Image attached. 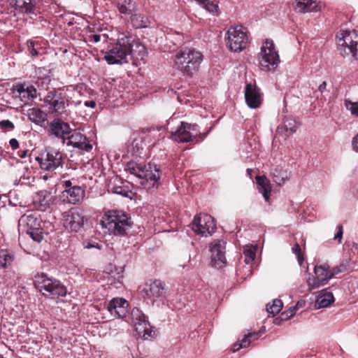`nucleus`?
<instances>
[{"instance_id":"obj_62","label":"nucleus","mask_w":358,"mask_h":358,"mask_svg":"<svg viewBox=\"0 0 358 358\" xmlns=\"http://www.w3.org/2000/svg\"><path fill=\"white\" fill-rule=\"evenodd\" d=\"M0 358H4V357L3 356V355L0 354Z\"/></svg>"},{"instance_id":"obj_17","label":"nucleus","mask_w":358,"mask_h":358,"mask_svg":"<svg viewBox=\"0 0 358 358\" xmlns=\"http://www.w3.org/2000/svg\"><path fill=\"white\" fill-rule=\"evenodd\" d=\"M64 143L67 146H72L82 152H89L93 148L88 138L79 131H73L69 134Z\"/></svg>"},{"instance_id":"obj_8","label":"nucleus","mask_w":358,"mask_h":358,"mask_svg":"<svg viewBox=\"0 0 358 358\" xmlns=\"http://www.w3.org/2000/svg\"><path fill=\"white\" fill-rule=\"evenodd\" d=\"M259 65L262 71H273L280 63V57L272 41L266 39L258 54Z\"/></svg>"},{"instance_id":"obj_12","label":"nucleus","mask_w":358,"mask_h":358,"mask_svg":"<svg viewBox=\"0 0 358 358\" xmlns=\"http://www.w3.org/2000/svg\"><path fill=\"white\" fill-rule=\"evenodd\" d=\"M63 225L71 232H78L84 227L87 218L83 212L77 208H72L62 213Z\"/></svg>"},{"instance_id":"obj_9","label":"nucleus","mask_w":358,"mask_h":358,"mask_svg":"<svg viewBox=\"0 0 358 358\" xmlns=\"http://www.w3.org/2000/svg\"><path fill=\"white\" fill-rule=\"evenodd\" d=\"M337 48L343 57L351 56L357 59L358 34L355 30L343 31L337 34Z\"/></svg>"},{"instance_id":"obj_25","label":"nucleus","mask_w":358,"mask_h":358,"mask_svg":"<svg viewBox=\"0 0 358 358\" xmlns=\"http://www.w3.org/2000/svg\"><path fill=\"white\" fill-rule=\"evenodd\" d=\"M294 9L296 12L307 13L317 12L320 8L315 0H298L294 5Z\"/></svg>"},{"instance_id":"obj_2","label":"nucleus","mask_w":358,"mask_h":358,"mask_svg":"<svg viewBox=\"0 0 358 358\" xmlns=\"http://www.w3.org/2000/svg\"><path fill=\"white\" fill-rule=\"evenodd\" d=\"M203 59V54L194 48L183 47L176 50L173 66L185 76L192 78L200 69Z\"/></svg>"},{"instance_id":"obj_11","label":"nucleus","mask_w":358,"mask_h":358,"mask_svg":"<svg viewBox=\"0 0 358 358\" xmlns=\"http://www.w3.org/2000/svg\"><path fill=\"white\" fill-rule=\"evenodd\" d=\"M227 34V45L231 51L241 52L248 46L249 38L246 31L241 27H230Z\"/></svg>"},{"instance_id":"obj_48","label":"nucleus","mask_w":358,"mask_h":358,"mask_svg":"<svg viewBox=\"0 0 358 358\" xmlns=\"http://www.w3.org/2000/svg\"><path fill=\"white\" fill-rule=\"evenodd\" d=\"M337 229H338V231H337L336 234L334 236V239L338 240L339 243H341L342 237H343V226L341 224H339L337 227Z\"/></svg>"},{"instance_id":"obj_43","label":"nucleus","mask_w":358,"mask_h":358,"mask_svg":"<svg viewBox=\"0 0 358 358\" xmlns=\"http://www.w3.org/2000/svg\"><path fill=\"white\" fill-rule=\"evenodd\" d=\"M14 128V124L9 120H3L0 121L1 129L13 130Z\"/></svg>"},{"instance_id":"obj_61","label":"nucleus","mask_w":358,"mask_h":358,"mask_svg":"<svg viewBox=\"0 0 358 358\" xmlns=\"http://www.w3.org/2000/svg\"><path fill=\"white\" fill-rule=\"evenodd\" d=\"M252 171V170L251 169H247V173H248V175L251 176V172Z\"/></svg>"},{"instance_id":"obj_15","label":"nucleus","mask_w":358,"mask_h":358,"mask_svg":"<svg viewBox=\"0 0 358 358\" xmlns=\"http://www.w3.org/2000/svg\"><path fill=\"white\" fill-rule=\"evenodd\" d=\"M226 241L222 239L214 240L210 244V252L212 266L221 268L227 264Z\"/></svg>"},{"instance_id":"obj_55","label":"nucleus","mask_w":358,"mask_h":358,"mask_svg":"<svg viewBox=\"0 0 358 358\" xmlns=\"http://www.w3.org/2000/svg\"><path fill=\"white\" fill-rule=\"evenodd\" d=\"M17 91L19 94H22V93H24V92H26V88H25V85H23V84H20L19 85L17 86Z\"/></svg>"},{"instance_id":"obj_37","label":"nucleus","mask_w":358,"mask_h":358,"mask_svg":"<svg viewBox=\"0 0 358 358\" xmlns=\"http://www.w3.org/2000/svg\"><path fill=\"white\" fill-rule=\"evenodd\" d=\"M131 316L134 325L148 320V317L138 308H134L131 310Z\"/></svg>"},{"instance_id":"obj_4","label":"nucleus","mask_w":358,"mask_h":358,"mask_svg":"<svg viewBox=\"0 0 358 358\" xmlns=\"http://www.w3.org/2000/svg\"><path fill=\"white\" fill-rule=\"evenodd\" d=\"M41 218L36 211H29L18 221L19 231L26 233L36 242L40 243L43 238V229Z\"/></svg>"},{"instance_id":"obj_7","label":"nucleus","mask_w":358,"mask_h":358,"mask_svg":"<svg viewBox=\"0 0 358 358\" xmlns=\"http://www.w3.org/2000/svg\"><path fill=\"white\" fill-rule=\"evenodd\" d=\"M43 101L48 106L49 112L57 116L68 115L67 108L69 100L65 92L60 90L49 91L43 99Z\"/></svg>"},{"instance_id":"obj_27","label":"nucleus","mask_w":358,"mask_h":358,"mask_svg":"<svg viewBox=\"0 0 358 358\" xmlns=\"http://www.w3.org/2000/svg\"><path fill=\"white\" fill-rule=\"evenodd\" d=\"M134 326L138 335L143 339L148 340L154 338L155 332H153L152 327L148 320L143 321V322H139Z\"/></svg>"},{"instance_id":"obj_38","label":"nucleus","mask_w":358,"mask_h":358,"mask_svg":"<svg viewBox=\"0 0 358 358\" xmlns=\"http://www.w3.org/2000/svg\"><path fill=\"white\" fill-rule=\"evenodd\" d=\"M283 303L280 299H274L273 301V303L271 305H266V310L269 314H271L273 316H275L278 314L282 309Z\"/></svg>"},{"instance_id":"obj_59","label":"nucleus","mask_w":358,"mask_h":358,"mask_svg":"<svg viewBox=\"0 0 358 358\" xmlns=\"http://www.w3.org/2000/svg\"><path fill=\"white\" fill-rule=\"evenodd\" d=\"M64 186L66 187V189H68V188H71V187H73V186L72 185V182L71 180H66L64 182Z\"/></svg>"},{"instance_id":"obj_41","label":"nucleus","mask_w":358,"mask_h":358,"mask_svg":"<svg viewBox=\"0 0 358 358\" xmlns=\"http://www.w3.org/2000/svg\"><path fill=\"white\" fill-rule=\"evenodd\" d=\"M83 247L86 249H92L96 248L98 250H101V246L99 243L94 239H87L85 240L83 243Z\"/></svg>"},{"instance_id":"obj_22","label":"nucleus","mask_w":358,"mask_h":358,"mask_svg":"<svg viewBox=\"0 0 358 358\" xmlns=\"http://www.w3.org/2000/svg\"><path fill=\"white\" fill-rule=\"evenodd\" d=\"M13 7L19 13L27 15H36V0H12Z\"/></svg>"},{"instance_id":"obj_10","label":"nucleus","mask_w":358,"mask_h":358,"mask_svg":"<svg viewBox=\"0 0 358 358\" xmlns=\"http://www.w3.org/2000/svg\"><path fill=\"white\" fill-rule=\"evenodd\" d=\"M63 154L58 150L48 148L36 159L39 162L41 169L48 171H54L63 166Z\"/></svg>"},{"instance_id":"obj_16","label":"nucleus","mask_w":358,"mask_h":358,"mask_svg":"<svg viewBox=\"0 0 358 358\" xmlns=\"http://www.w3.org/2000/svg\"><path fill=\"white\" fill-rule=\"evenodd\" d=\"M145 299L150 300L153 304L157 299L160 301L166 297V290L162 282L159 280H149L144 285L142 290Z\"/></svg>"},{"instance_id":"obj_20","label":"nucleus","mask_w":358,"mask_h":358,"mask_svg":"<svg viewBox=\"0 0 358 358\" xmlns=\"http://www.w3.org/2000/svg\"><path fill=\"white\" fill-rule=\"evenodd\" d=\"M245 99L248 107L252 109L257 108L262 103L260 90L251 83L246 84L245 90Z\"/></svg>"},{"instance_id":"obj_47","label":"nucleus","mask_w":358,"mask_h":358,"mask_svg":"<svg viewBox=\"0 0 358 358\" xmlns=\"http://www.w3.org/2000/svg\"><path fill=\"white\" fill-rule=\"evenodd\" d=\"M296 314L295 307H291L289 310L284 311L282 313V316L284 320H287Z\"/></svg>"},{"instance_id":"obj_49","label":"nucleus","mask_w":358,"mask_h":358,"mask_svg":"<svg viewBox=\"0 0 358 358\" xmlns=\"http://www.w3.org/2000/svg\"><path fill=\"white\" fill-rule=\"evenodd\" d=\"M260 333L259 332H249L248 334L245 335L243 337L248 336V341H250V343L252 341H254L255 339H257L259 336Z\"/></svg>"},{"instance_id":"obj_29","label":"nucleus","mask_w":358,"mask_h":358,"mask_svg":"<svg viewBox=\"0 0 358 358\" xmlns=\"http://www.w3.org/2000/svg\"><path fill=\"white\" fill-rule=\"evenodd\" d=\"M273 180L278 185H282L289 178V173L287 170L279 166L273 168L271 171Z\"/></svg>"},{"instance_id":"obj_58","label":"nucleus","mask_w":358,"mask_h":358,"mask_svg":"<svg viewBox=\"0 0 358 358\" xmlns=\"http://www.w3.org/2000/svg\"><path fill=\"white\" fill-rule=\"evenodd\" d=\"M326 87H327V82H326V81H323V82L320 85V86L318 87V90H319L321 92H323L326 90Z\"/></svg>"},{"instance_id":"obj_56","label":"nucleus","mask_w":358,"mask_h":358,"mask_svg":"<svg viewBox=\"0 0 358 358\" xmlns=\"http://www.w3.org/2000/svg\"><path fill=\"white\" fill-rule=\"evenodd\" d=\"M85 106L87 107L94 108L96 106V102L93 100L86 101L85 102Z\"/></svg>"},{"instance_id":"obj_13","label":"nucleus","mask_w":358,"mask_h":358,"mask_svg":"<svg viewBox=\"0 0 358 358\" xmlns=\"http://www.w3.org/2000/svg\"><path fill=\"white\" fill-rule=\"evenodd\" d=\"M162 171L159 165L149 162L143 164L140 179H142L141 185L146 189L158 188L160 185Z\"/></svg>"},{"instance_id":"obj_52","label":"nucleus","mask_w":358,"mask_h":358,"mask_svg":"<svg viewBox=\"0 0 358 358\" xmlns=\"http://www.w3.org/2000/svg\"><path fill=\"white\" fill-rule=\"evenodd\" d=\"M9 144L13 150L19 148V143L16 138H11L9 141Z\"/></svg>"},{"instance_id":"obj_3","label":"nucleus","mask_w":358,"mask_h":358,"mask_svg":"<svg viewBox=\"0 0 358 358\" xmlns=\"http://www.w3.org/2000/svg\"><path fill=\"white\" fill-rule=\"evenodd\" d=\"M34 285L44 296L51 298H59L66 296L67 288L59 280L49 277L45 273H40L35 275L34 278Z\"/></svg>"},{"instance_id":"obj_51","label":"nucleus","mask_w":358,"mask_h":358,"mask_svg":"<svg viewBox=\"0 0 358 358\" xmlns=\"http://www.w3.org/2000/svg\"><path fill=\"white\" fill-rule=\"evenodd\" d=\"M89 42L98 43L100 41L101 36L99 34H91L87 37Z\"/></svg>"},{"instance_id":"obj_44","label":"nucleus","mask_w":358,"mask_h":358,"mask_svg":"<svg viewBox=\"0 0 358 358\" xmlns=\"http://www.w3.org/2000/svg\"><path fill=\"white\" fill-rule=\"evenodd\" d=\"M27 48L29 51V53L34 57L38 56V52L36 48H35V45H36L35 41L33 40H29L27 41Z\"/></svg>"},{"instance_id":"obj_28","label":"nucleus","mask_w":358,"mask_h":358,"mask_svg":"<svg viewBox=\"0 0 358 358\" xmlns=\"http://www.w3.org/2000/svg\"><path fill=\"white\" fill-rule=\"evenodd\" d=\"M255 179L259 192L263 194L266 201H268L271 192L270 181L265 176H257Z\"/></svg>"},{"instance_id":"obj_42","label":"nucleus","mask_w":358,"mask_h":358,"mask_svg":"<svg viewBox=\"0 0 358 358\" xmlns=\"http://www.w3.org/2000/svg\"><path fill=\"white\" fill-rule=\"evenodd\" d=\"M250 345V341H248V336L243 337V338L240 341L239 343H235L233 345V351L236 352L241 348H247Z\"/></svg>"},{"instance_id":"obj_53","label":"nucleus","mask_w":358,"mask_h":358,"mask_svg":"<svg viewBox=\"0 0 358 358\" xmlns=\"http://www.w3.org/2000/svg\"><path fill=\"white\" fill-rule=\"evenodd\" d=\"M341 273L338 268V267L336 266L334 268H332L331 270L329 269V275L330 278H332L334 275Z\"/></svg>"},{"instance_id":"obj_35","label":"nucleus","mask_w":358,"mask_h":358,"mask_svg":"<svg viewBox=\"0 0 358 358\" xmlns=\"http://www.w3.org/2000/svg\"><path fill=\"white\" fill-rule=\"evenodd\" d=\"M14 256L6 250H0V268H6L10 266Z\"/></svg>"},{"instance_id":"obj_33","label":"nucleus","mask_w":358,"mask_h":358,"mask_svg":"<svg viewBox=\"0 0 358 358\" xmlns=\"http://www.w3.org/2000/svg\"><path fill=\"white\" fill-rule=\"evenodd\" d=\"M334 301V297L331 292H322L316 299V304L319 308H326Z\"/></svg>"},{"instance_id":"obj_39","label":"nucleus","mask_w":358,"mask_h":358,"mask_svg":"<svg viewBox=\"0 0 358 358\" xmlns=\"http://www.w3.org/2000/svg\"><path fill=\"white\" fill-rule=\"evenodd\" d=\"M245 262L247 264H251L255 259L256 250L255 248H247L244 250Z\"/></svg>"},{"instance_id":"obj_36","label":"nucleus","mask_w":358,"mask_h":358,"mask_svg":"<svg viewBox=\"0 0 358 358\" xmlns=\"http://www.w3.org/2000/svg\"><path fill=\"white\" fill-rule=\"evenodd\" d=\"M109 191L111 192L113 194H118L126 198H131L130 194H132L131 191L129 190L128 186L113 185L110 187Z\"/></svg>"},{"instance_id":"obj_24","label":"nucleus","mask_w":358,"mask_h":358,"mask_svg":"<svg viewBox=\"0 0 358 358\" xmlns=\"http://www.w3.org/2000/svg\"><path fill=\"white\" fill-rule=\"evenodd\" d=\"M28 118L34 124L46 128L48 125V114L38 108H32L28 110Z\"/></svg>"},{"instance_id":"obj_23","label":"nucleus","mask_w":358,"mask_h":358,"mask_svg":"<svg viewBox=\"0 0 358 358\" xmlns=\"http://www.w3.org/2000/svg\"><path fill=\"white\" fill-rule=\"evenodd\" d=\"M64 201L69 203L76 204L81 201L85 196V190L78 185L65 189L62 192Z\"/></svg>"},{"instance_id":"obj_32","label":"nucleus","mask_w":358,"mask_h":358,"mask_svg":"<svg viewBox=\"0 0 358 358\" xmlns=\"http://www.w3.org/2000/svg\"><path fill=\"white\" fill-rule=\"evenodd\" d=\"M53 196L50 192L48 190H40L37 192L36 196V201L38 202L41 206L46 208L52 203Z\"/></svg>"},{"instance_id":"obj_50","label":"nucleus","mask_w":358,"mask_h":358,"mask_svg":"<svg viewBox=\"0 0 358 358\" xmlns=\"http://www.w3.org/2000/svg\"><path fill=\"white\" fill-rule=\"evenodd\" d=\"M26 92L32 98L36 96V90L32 85L28 86L26 87Z\"/></svg>"},{"instance_id":"obj_46","label":"nucleus","mask_w":358,"mask_h":358,"mask_svg":"<svg viewBox=\"0 0 358 358\" xmlns=\"http://www.w3.org/2000/svg\"><path fill=\"white\" fill-rule=\"evenodd\" d=\"M341 273L347 271L350 267V261L347 259L343 260L338 266H337Z\"/></svg>"},{"instance_id":"obj_31","label":"nucleus","mask_w":358,"mask_h":358,"mask_svg":"<svg viewBox=\"0 0 358 358\" xmlns=\"http://www.w3.org/2000/svg\"><path fill=\"white\" fill-rule=\"evenodd\" d=\"M297 124L294 119L291 117H286L283 120L282 124L278 127V131H285L289 136L294 133L297 129Z\"/></svg>"},{"instance_id":"obj_5","label":"nucleus","mask_w":358,"mask_h":358,"mask_svg":"<svg viewBox=\"0 0 358 358\" xmlns=\"http://www.w3.org/2000/svg\"><path fill=\"white\" fill-rule=\"evenodd\" d=\"M207 134L208 133H201L196 124L181 122L178 129L171 132V138L178 143H197L203 141Z\"/></svg>"},{"instance_id":"obj_6","label":"nucleus","mask_w":358,"mask_h":358,"mask_svg":"<svg viewBox=\"0 0 358 358\" xmlns=\"http://www.w3.org/2000/svg\"><path fill=\"white\" fill-rule=\"evenodd\" d=\"M106 227L116 236H125L131 228L133 222L131 217L122 210H109L107 213Z\"/></svg>"},{"instance_id":"obj_19","label":"nucleus","mask_w":358,"mask_h":358,"mask_svg":"<svg viewBox=\"0 0 358 358\" xmlns=\"http://www.w3.org/2000/svg\"><path fill=\"white\" fill-rule=\"evenodd\" d=\"M48 132L49 135L62 139V143H65L67 136L71 133V129L67 122L59 118H55L49 124Z\"/></svg>"},{"instance_id":"obj_57","label":"nucleus","mask_w":358,"mask_h":358,"mask_svg":"<svg viewBox=\"0 0 358 358\" xmlns=\"http://www.w3.org/2000/svg\"><path fill=\"white\" fill-rule=\"evenodd\" d=\"M305 301H299L296 303V304L294 306L295 307V312H296V310L299 308H302L305 306Z\"/></svg>"},{"instance_id":"obj_18","label":"nucleus","mask_w":358,"mask_h":358,"mask_svg":"<svg viewBox=\"0 0 358 358\" xmlns=\"http://www.w3.org/2000/svg\"><path fill=\"white\" fill-rule=\"evenodd\" d=\"M314 272L316 278L311 280L310 278L308 280V286L310 290L317 289L320 286L326 285L331 279L329 275V266L324 264L320 266H315Z\"/></svg>"},{"instance_id":"obj_54","label":"nucleus","mask_w":358,"mask_h":358,"mask_svg":"<svg viewBox=\"0 0 358 358\" xmlns=\"http://www.w3.org/2000/svg\"><path fill=\"white\" fill-rule=\"evenodd\" d=\"M352 147L356 152H358V134L352 139Z\"/></svg>"},{"instance_id":"obj_1","label":"nucleus","mask_w":358,"mask_h":358,"mask_svg":"<svg viewBox=\"0 0 358 358\" xmlns=\"http://www.w3.org/2000/svg\"><path fill=\"white\" fill-rule=\"evenodd\" d=\"M146 55V48L140 40L129 32H123L119 34L117 42L108 48L104 59L110 65L123 64L129 62V57L140 61Z\"/></svg>"},{"instance_id":"obj_34","label":"nucleus","mask_w":358,"mask_h":358,"mask_svg":"<svg viewBox=\"0 0 358 358\" xmlns=\"http://www.w3.org/2000/svg\"><path fill=\"white\" fill-rule=\"evenodd\" d=\"M143 166V164H138L131 161L126 164L124 170L140 178L141 173H142Z\"/></svg>"},{"instance_id":"obj_26","label":"nucleus","mask_w":358,"mask_h":358,"mask_svg":"<svg viewBox=\"0 0 358 358\" xmlns=\"http://www.w3.org/2000/svg\"><path fill=\"white\" fill-rule=\"evenodd\" d=\"M130 15V22L134 29L147 28L150 24L149 17L143 13H136L134 10Z\"/></svg>"},{"instance_id":"obj_21","label":"nucleus","mask_w":358,"mask_h":358,"mask_svg":"<svg viewBox=\"0 0 358 358\" xmlns=\"http://www.w3.org/2000/svg\"><path fill=\"white\" fill-rule=\"evenodd\" d=\"M129 303L122 298L113 299L108 304L107 309L112 315L119 318L126 317L128 313Z\"/></svg>"},{"instance_id":"obj_40","label":"nucleus","mask_w":358,"mask_h":358,"mask_svg":"<svg viewBox=\"0 0 358 358\" xmlns=\"http://www.w3.org/2000/svg\"><path fill=\"white\" fill-rule=\"evenodd\" d=\"M345 106L350 111L351 114L358 117V102H352L350 100H345Z\"/></svg>"},{"instance_id":"obj_14","label":"nucleus","mask_w":358,"mask_h":358,"mask_svg":"<svg viewBox=\"0 0 358 358\" xmlns=\"http://www.w3.org/2000/svg\"><path fill=\"white\" fill-rule=\"evenodd\" d=\"M192 230L197 234L207 236L216 229L214 218L207 213L196 215L192 222Z\"/></svg>"},{"instance_id":"obj_60","label":"nucleus","mask_w":358,"mask_h":358,"mask_svg":"<svg viewBox=\"0 0 358 358\" xmlns=\"http://www.w3.org/2000/svg\"><path fill=\"white\" fill-rule=\"evenodd\" d=\"M26 155H27V150L23 152V153L20 155V157L24 158Z\"/></svg>"},{"instance_id":"obj_45","label":"nucleus","mask_w":358,"mask_h":358,"mask_svg":"<svg viewBox=\"0 0 358 358\" xmlns=\"http://www.w3.org/2000/svg\"><path fill=\"white\" fill-rule=\"evenodd\" d=\"M292 252L297 256L299 264H301L302 261L303 260V258L301 255V250L299 243H296L292 247Z\"/></svg>"},{"instance_id":"obj_30","label":"nucleus","mask_w":358,"mask_h":358,"mask_svg":"<svg viewBox=\"0 0 358 358\" xmlns=\"http://www.w3.org/2000/svg\"><path fill=\"white\" fill-rule=\"evenodd\" d=\"M117 8L121 14L131 15L134 12L136 3L132 0H117Z\"/></svg>"}]
</instances>
